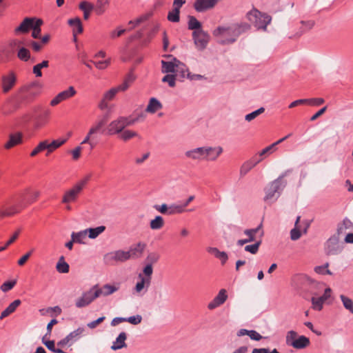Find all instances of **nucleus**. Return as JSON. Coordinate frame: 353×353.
I'll use <instances>...</instances> for the list:
<instances>
[{
	"label": "nucleus",
	"instance_id": "nucleus-28",
	"mask_svg": "<svg viewBox=\"0 0 353 353\" xmlns=\"http://www.w3.org/2000/svg\"><path fill=\"white\" fill-rule=\"evenodd\" d=\"M176 61H178L176 59H174L172 61H161L162 72L175 74L176 67H177Z\"/></svg>",
	"mask_w": 353,
	"mask_h": 353
},
{
	"label": "nucleus",
	"instance_id": "nucleus-40",
	"mask_svg": "<svg viewBox=\"0 0 353 353\" xmlns=\"http://www.w3.org/2000/svg\"><path fill=\"white\" fill-rule=\"evenodd\" d=\"M353 226V224L350 220L348 219H345L342 223L338 225L336 234L341 235L344 234L346 230H351Z\"/></svg>",
	"mask_w": 353,
	"mask_h": 353
},
{
	"label": "nucleus",
	"instance_id": "nucleus-27",
	"mask_svg": "<svg viewBox=\"0 0 353 353\" xmlns=\"http://www.w3.org/2000/svg\"><path fill=\"white\" fill-rule=\"evenodd\" d=\"M208 252L213 254L216 258L219 259L222 265H224L228 259V254L225 252L220 251L218 248L214 247H209L207 249Z\"/></svg>",
	"mask_w": 353,
	"mask_h": 353
},
{
	"label": "nucleus",
	"instance_id": "nucleus-21",
	"mask_svg": "<svg viewBox=\"0 0 353 353\" xmlns=\"http://www.w3.org/2000/svg\"><path fill=\"white\" fill-rule=\"evenodd\" d=\"M34 24V19L26 17L15 29V33H27Z\"/></svg>",
	"mask_w": 353,
	"mask_h": 353
},
{
	"label": "nucleus",
	"instance_id": "nucleus-22",
	"mask_svg": "<svg viewBox=\"0 0 353 353\" xmlns=\"http://www.w3.org/2000/svg\"><path fill=\"white\" fill-rule=\"evenodd\" d=\"M16 77L13 73L2 77V88L3 92H9L14 85Z\"/></svg>",
	"mask_w": 353,
	"mask_h": 353
},
{
	"label": "nucleus",
	"instance_id": "nucleus-59",
	"mask_svg": "<svg viewBox=\"0 0 353 353\" xmlns=\"http://www.w3.org/2000/svg\"><path fill=\"white\" fill-rule=\"evenodd\" d=\"M17 56L21 60L26 61L30 58V51L28 49H26V48L23 47L19 49Z\"/></svg>",
	"mask_w": 353,
	"mask_h": 353
},
{
	"label": "nucleus",
	"instance_id": "nucleus-31",
	"mask_svg": "<svg viewBox=\"0 0 353 353\" xmlns=\"http://www.w3.org/2000/svg\"><path fill=\"white\" fill-rule=\"evenodd\" d=\"M145 248V244L141 242L131 246L130 250L128 251V252L130 254V257H138L141 256Z\"/></svg>",
	"mask_w": 353,
	"mask_h": 353
},
{
	"label": "nucleus",
	"instance_id": "nucleus-41",
	"mask_svg": "<svg viewBox=\"0 0 353 353\" xmlns=\"http://www.w3.org/2000/svg\"><path fill=\"white\" fill-rule=\"evenodd\" d=\"M250 29V26L247 23H241L239 24H233L232 31L234 32L236 36H239L242 33L247 32Z\"/></svg>",
	"mask_w": 353,
	"mask_h": 353
},
{
	"label": "nucleus",
	"instance_id": "nucleus-29",
	"mask_svg": "<svg viewBox=\"0 0 353 353\" xmlns=\"http://www.w3.org/2000/svg\"><path fill=\"white\" fill-rule=\"evenodd\" d=\"M127 336L125 332H121L117 338L116 339V341L113 342V344L111 347V349L113 350H117L119 349H121L123 347H126L125 340H126Z\"/></svg>",
	"mask_w": 353,
	"mask_h": 353
},
{
	"label": "nucleus",
	"instance_id": "nucleus-16",
	"mask_svg": "<svg viewBox=\"0 0 353 353\" xmlns=\"http://www.w3.org/2000/svg\"><path fill=\"white\" fill-rule=\"evenodd\" d=\"M228 298L227 290L225 289L220 290L217 295L208 303V308L212 310L221 306L226 301Z\"/></svg>",
	"mask_w": 353,
	"mask_h": 353
},
{
	"label": "nucleus",
	"instance_id": "nucleus-3",
	"mask_svg": "<svg viewBox=\"0 0 353 353\" xmlns=\"http://www.w3.org/2000/svg\"><path fill=\"white\" fill-rule=\"evenodd\" d=\"M88 179L89 177L88 176L79 181L71 188L65 190L62 196L61 203L63 204H70L71 203L76 202L79 196L86 185Z\"/></svg>",
	"mask_w": 353,
	"mask_h": 353
},
{
	"label": "nucleus",
	"instance_id": "nucleus-18",
	"mask_svg": "<svg viewBox=\"0 0 353 353\" xmlns=\"http://www.w3.org/2000/svg\"><path fill=\"white\" fill-rule=\"evenodd\" d=\"M185 156L194 161H205V147H199L187 150Z\"/></svg>",
	"mask_w": 353,
	"mask_h": 353
},
{
	"label": "nucleus",
	"instance_id": "nucleus-1",
	"mask_svg": "<svg viewBox=\"0 0 353 353\" xmlns=\"http://www.w3.org/2000/svg\"><path fill=\"white\" fill-rule=\"evenodd\" d=\"M284 176L285 174L281 175L265 188V201L273 203L278 199L287 184L286 181L283 179Z\"/></svg>",
	"mask_w": 353,
	"mask_h": 353
},
{
	"label": "nucleus",
	"instance_id": "nucleus-64",
	"mask_svg": "<svg viewBox=\"0 0 353 353\" xmlns=\"http://www.w3.org/2000/svg\"><path fill=\"white\" fill-rule=\"evenodd\" d=\"M46 150V141H41L38 145L30 153V156L31 157H34L36 156L38 153L43 151Z\"/></svg>",
	"mask_w": 353,
	"mask_h": 353
},
{
	"label": "nucleus",
	"instance_id": "nucleus-57",
	"mask_svg": "<svg viewBox=\"0 0 353 353\" xmlns=\"http://www.w3.org/2000/svg\"><path fill=\"white\" fill-rule=\"evenodd\" d=\"M261 244V241H257L255 243L252 245H248L245 247L244 250L246 252H250L252 254H255L257 253L259 246Z\"/></svg>",
	"mask_w": 353,
	"mask_h": 353
},
{
	"label": "nucleus",
	"instance_id": "nucleus-42",
	"mask_svg": "<svg viewBox=\"0 0 353 353\" xmlns=\"http://www.w3.org/2000/svg\"><path fill=\"white\" fill-rule=\"evenodd\" d=\"M87 232L85 230H81L78 232H72L71 239H72V241H75L76 243L83 244L85 243V239L87 236Z\"/></svg>",
	"mask_w": 353,
	"mask_h": 353
},
{
	"label": "nucleus",
	"instance_id": "nucleus-58",
	"mask_svg": "<svg viewBox=\"0 0 353 353\" xmlns=\"http://www.w3.org/2000/svg\"><path fill=\"white\" fill-rule=\"evenodd\" d=\"M95 67L99 70H104L108 67V65L110 63V59L104 60V61H90Z\"/></svg>",
	"mask_w": 353,
	"mask_h": 353
},
{
	"label": "nucleus",
	"instance_id": "nucleus-8",
	"mask_svg": "<svg viewBox=\"0 0 353 353\" xmlns=\"http://www.w3.org/2000/svg\"><path fill=\"white\" fill-rule=\"evenodd\" d=\"M343 249V244L339 241V235L335 234L330 236L325 243L324 250L327 255H337Z\"/></svg>",
	"mask_w": 353,
	"mask_h": 353
},
{
	"label": "nucleus",
	"instance_id": "nucleus-17",
	"mask_svg": "<svg viewBox=\"0 0 353 353\" xmlns=\"http://www.w3.org/2000/svg\"><path fill=\"white\" fill-rule=\"evenodd\" d=\"M205 147V161H215L223 153V149L221 146H204Z\"/></svg>",
	"mask_w": 353,
	"mask_h": 353
},
{
	"label": "nucleus",
	"instance_id": "nucleus-43",
	"mask_svg": "<svg viewBox=\"0 0 353 353\" xmlns=\"http://www.w3.org/2000/svg\"><path fill=\"white\" fill-rule=\"evenodd\" d=\"M105 230V227L101 225L94 228L85 229L90 239H95Z\"/></svg>",
	"mask_w": 353,
	"mask_h": 353
},
{
	"label": "nucleus",
	"instance_id": "nucleus-2",
	"mask_svg": "<svg viewBox=\"0 0 353 353\" xmlns=\"http://www.w3.org/2000/svg\"><path fill=\"white\" fill-rule=\"evenodd\" d=\"M26 207L25 195L23 193H21L13 203L4 204L0 208V219L14 216Z\"/></svg>",
	"mask_w": 353,
	"mask_h": 353
},
{
	"label": "nucleus",
	"instance_id": "nucleus-7",
	"mask_svg": "<svg viewBox=\"0 0 353 353\" xmlns=\"http://www.w3.org/2000/svg\"><path fill=\"white\" fill-rule=\"evenodd\" d=\"M307 281L311 284V293L314 295L311 299L312 308L315 310L320 311L322 310L325 301L320 296L316 297L315 296H317L319 292L324 290V284L323 283L316 282L310 278H308Z\"/></svg>",
	"mask_w": 353,
	"mask_h": 353
},
{
	"label": "nucleus",
	"instance_id": "nucleus-35",
	"mask_svg": "<svg viewBox=\"0 0 353 353\" xmlns=\"http://www.w3.org/2000/svg\"><path fill=\"white\" fill-rule=\"evenodd\" d=\"M248 335L251 339L254 341H259L262 339V336L255 330H248L246 329H241L237 332L238 336Z\"/></svg>",
	"mask_w": 353,
	"mask_h": 353
},
{
	"label": "nucleus",
	"instance_id": "nucleus-9",
	"mask_svg": "<svg viewBox=\"0 0 353 353\" xmlns=\"http://www.w3.org/2000/svg\"><path fill=\"white\" fill-rule=\"evenodd\" d=\"M233 25L228 27H218L214 31V35L216 37H221L222 39L220 41L221 44H230L234 43L238 36H236L234 32L232 31Z\"/></svg>",
	"mask_w": 353,
	"mask_h": 353
},
{
	"label": "nucleus",
	"instance_id": "nucleus-54",
	"mask_svg": "<svg viewBox=\"0 0 353 353\" xmlns=\"http://www.w3.org/2000/svg\"><path fill=\"white\" fill-rule=\"evenodd\" d=\"M265 111V108L261 107L259 108L258 110L249 113L245 116V120L248 122H250L254 119H256L258 116H259L261 114L263 113Z\"/></svg>",
	"mask_w": 353,
	"mask_h": 353
},
{
	"label": "nucleus",
	"instance_id": "nucleus-24",
	"mask_svg": "<svg viewBox=\"0 0 353 353\" xmlns=\"http://www.w3.org/2000/svg\"><path fill=\"white\" fill-rule=\"evenodd\" d=\"M44 141H46V146L47 150L46 155H48L56 149L63 145L67 141V139L53 140L51 143H48V140H44Z\"/></svg>",
	"mask_w": 353,
	"mask_h": 353
},
{
	"label": "nucleus",
	"instance_id": "nucleus-20",
	"mask_svg": "<svg viewBox=\"0 0 353 353\" xmlns=\"http://www.w3.org/2000/svg\"><path fill=\"white\" fill-rule=\"evenodd\" d=\"M218 0H199L194 3V8L197 12H203L212 8Z\"/></svg>",
	"mask_w": 353,
	"mask_h": 353
},
{
	"label": "nucleus",
	"instance_id": "nucleus-53",
	"mask_svg": "<svg viewBox=\"0 0 353 353\" xmlns=\"http://www.w3.org/2000/svg\"><path fill=\"white\" fill-rule=\"evenodd\" d=\"M43 23V21L41 19H37L34 24L33 25V27H32L31 29H32V36L34 39H39L40 37L41 34V28L40 26Z\"/></svg>",
	"mask_w": 353,
	"mask_h": 353
},
{
	"label": "nucleus",
	"instance_id": "nucleus-48",
	"mask_svg": "<svg viewBox=\"0 0 353 353\" xmlns=\"http://www.w3.org/2000/svg\"><path fill=\"white\" fill-rule=\"evenodd\" d=\"M138 136V133L136 132L135 131L125 129L122 131V132L119 134L120 139H121L123 141H127Z\"/></svg>",
	"mask_w": 353,
	"mask_h": 353
},
{
	"label": "nucleus",
	"instance_id": "nucleus-11",
	"mask_svg": "<svg viewBox=\"0 0 353 353\" xmlns=\"http://www.w3.org/2000/svg\"><path fill=\"white\" fill-rule=\"evenodd\" d=\"M192 37L196 47L199 50H203L206 48L210 39L209 34L203 30L193 31Z\"/></svg>",
	"mask_w": 353,
	"mask_h": 353
},
{
	"label": "nucleus",
	"instance_id": "nucleus-32",
	"mask_svg": "<svg viewBox=\"0 0 353 353\" xmlns=\"http://www.w3.org/2000/svg\"><path fill=\"white\" fill-rule=\"evenodd\" d=\"M22 142V134L21 133H16L10 135L9 140L5 144V148L6 149H10Z\"/></svg>",
	"mask_w": 353,
	"mask_h": 353
},
{
	"label": "nucleus",
	"instance_id": "nucleus-34",
	"mask_svg": "<svg viewBox=\"0 0 353 353\" xmlns=\"http://www.w3.org/2000/svg\"><path fill=\"white\" fill-rule=\"evenodd\" d=\"M56 270L59 273L66 274L69 272L70 266L65 261L63 256H61L56 264Z\"/></svg>",
	"mask_w": 353,
	"mask_h": 353
},
{
	"label": "nucleus",
	"instance_id": "nucleus-46",
	"mask_svg": "<svg viewBox=\"0 0 353 353\" xmlns=\"http://www.w3.org/2000/svg\"><path fill=\"white\" fill-rule=\"evenodd\" d=\"M168 215L181 214L185 211L181 204L172 203L169 205Z\"/></svg>",
	"mask_w": 353,
	"mask_h": 353
},
{
	"label": "nucleus",
	"instance_id": "nucleus-4",
	"mask_svg": "<svg viewBox=\"0 0 353 353\" xmlns=\"http://www.w3.org/2000/svg\"><path fill=\"white\" fill-rule=\"evenodd\" d=\"M285 343L294 349L302 350L310 345V341L307 336L299 335L294 330H290L286 333Z\"/></svg>",
	"mask_w": 353,
	"mask_h": 353
},
{
	"label": "nucleus",
	"instance_id": "nucleus-30",
	"mask_svg": "<svg viewBox=\"0 0 353 353\" xmlns=\"http://www.w3.org/2000/svg\"><path fill=\"white\" fill-rule=\"evenodd\" d=\"M21 304V301L19 299L14 300L1 313L0 315V319L2 320L4 318L9 316L10 314L13 313L17 307H19Z\"/></svg>",
	"mask_w": 353,
	"mask_h": 353
},
{
	"label": "nucleus",
	"instance_id": "nucleus-5",
	"mask_svg": "<svg viewBox=\"0 0 353 353\" xmlns=\"http://www.w3.org/2000/svg\"><path fill=\"white\" fill-rule=\"evenodd\" d=\"M246 17L257 29L266 30L267 26L270 23L272 18L267 14L262 13L254 8L249 11Z\"/></svg>",
	"mask_w": 353,
	"mask_h": 353
},
{
	"label": "nucleus",
	"instance_id": "nucleus-10",
	"mask_svg": "<svg viewBox=\"0 0 353 353\" xmlns=\"http://www.w3.org/2000/svg\"><path fill=\"white\" fill-rule=\"evenodd\" d=\"M97 298H98L97 294L95 288L93 286L89 290L83 292L81 296L76 299L75 305L78 308L87 307Z\"/></svg>",
	"mask_w": 353,
	"mask_h": 353
},
{
	"label": "nucleus",
	"instance_id": "nucleus-25",
	"mask_svg": "<svg viewBox=\"0 0 353 353\" xmlns=\"http://www.w3.org/2000/svg\"><path fill=\"white\" fill-rule=\"evenodd\" d=\"M139 279H140V281H138L137 283V284L135 285L134 290L136 294H141V292L143 290V289L145 288H146V289H148V287L150 285L151 282L149 281L148 280H145V279H143V274H139ZM146 291H147V290H145L144 293Z\"/></svg>",
	"mask_w": 353,
	"mask_h": 353
},
{
	"label": "nucleus",
	"instance_id": "nucleus-50",
	"mask_svg": "<svg viewBox=\"0 0 353 353\" xmlns=\"http://www.w3.org/2000/svg\"><path fill=\"white\" fill-rule=\"evenodd\" d=\"M168 20L174 23L179 22L180 20V9L173 8L168 14Z\"/></svg>",
	"mask_w": 353,
	"mask_h": 353
},
{
	"label": "nucleus",
	"instance_id": "nucleus-55",
	"mask_svg": "<svg viewBox=\"0 0 353 353\" xmlns=\"http://www.w3.org/2000/svg\"><path fill=\"white\" fill-rule=\"evenodd\" d=\"M153 273V268L152 265L150 264H147L143 269V272L141 274H143V277L145 280H148L151 282L152 280V275Z\"/></svg>",
	"mask_w": 353,
	"mask_h": 353
},
{
	"label": "nucleus",
	"instance_id": "nucleus-62",
	"mask_svg": "<svg viewBox=\"0 0 353 353\" xmlns=\"http://www.w3.org/2000/svg\"><path fill=\"white\" fill-rule=\"evenodd\" d=\"M175 74H166L163 77L162 81L164 83H168L169 86L173 88L175 86V80H176Z\"/></svg>",
	"mask_w": 353,
	"mask_h": 353
},
{
	"label": "nucleus",
	"instance_id": "nucleus-49",
	"mask_svg": "<svg viewBox=\"0 0 353 353\" xmlns=\"http://www.w3.org/2000/svg\"><path fill=\"white\" fill-rule=\"evenodd\" d=\"M188 28L194 31L202 30L201 23L194 17L188 16Z\"/></svg>",
	"mask_w": 353,
	"mask_h": 353
},
{
	"label": "nucleus",
	"instance_id": "nucleus-39",
	"mask_svg": "<svg viewBox=\"0 0 353 353\" xmlns=\"http://www.w3.org/2000/svg\"><path fill=\"white\" fill-rule=\"evenodd\" d=\"M84 331L85 330L83 327H79L66 336V338L70 342V346L81 337Z\"/></svg>",
	"mask_w": 353,
	"mask_h": 353
},
{
	"label": "nucleus",
	"instance_id": "nucleus-47",
	"mask_svg": "<svg viewBox=\"0 0 353 353\" xmlns=\"http://www.w3.org/2000/svg\"><path fill=\"white\" fill-rule=\"evenodd\" d=\"M300 219H301V216H297L296 220L294 223V228H293L290 231V238L292 241L298 240L299 239H300V237L301 236V231L298 227Z\"/></svg>",
	"mask_w": 353,
	"mask_h": 353
},
{
	"label": "nucleus",
	"instance_id": "nucleus-19",
	"mask_svg": "<svg viewBox=\"0 0 353 353\" xmlns=\"http://www.w3.org/2000/svg\"><path fill=\"white\" fill-rule=\"evenodd\" d=\"M262 224H260L257 228L253 229H247L244 230V234L248 236V239H240L237 241V245L242 246L248 243L254 241L256 234L261 230Z\"/></svg>",
	"mask_w": 353,
	"mask_h": 353
},
{
	"label": "nucleus",
	"instance_id": "nucleus-38",
	"mask_svg": "<svg viewBox=\"0 0 353 353\" xmlns=\"http://www.w3.org/2000/svg\"><path fill=\"white\" fill-rule=\"evenodd\" d=\"M262 159H259L256 162H253L252 161H248L245 162L240 168L241 177H243L245 174H247L250 172V170H251Z\"/></svg>",
	"mask_w": 353,
	"mask_h": 353
},
{
	"label": "nucleus",
	"instance_id": "nucleus-23",
	"mask_svg": "<svg viewBox=\"0 0 353 353\" xmlns=\"http://www.w3.org/2000/svg\"><path fill=\"white\" fill-rule=\"evenodd\" d=\"M108 119V116H105L103 118L98 120L94 124H93L90 128V134H93L97 137V134H103L104 130L103 129V126L106 123Z\"/></svg>",
	"mask_w": 353,
	"mask_h": 353
},
{
	"label": "nucleus",
	"instance_id": "nucleus-36",
	"mask_svg": "<svg viewBox=\"0 0 353 353\" xmlns=\"http://www.w3.org/2000/svg\"><path fill=\"white\" fill-rule=\"evenodd\" d=\"M134 75L132 72H130L128 74V75L125 77L123 82L121 85H118L117 88L120 92H124L128 89V88L131 85V84L134 82Z\"/></svg>",
	"mask_w": 353,
	"mask_h": 353
},
{
	"label": "nucleus",
	"instance_id": "nucleus-51",
	"mask_svg": "<svg viewBox=\"0 0 353 353\" xmlns=\"http://www.w3.org/2000/svg\"><path fill=\"white\" fill-rule=\"evenodd\" d=\"M301 27L300 28L301 30L299 32H298L296 34L297 37H300L306 31L311 30L314 26V22L313 21H301Z\"/></svg>",
	"mask_w": 353,
	"mask_h": 353
},
{
	"label": "nucleus",
	"instance_id": "nucleus-26",
	"mask_svg": "<svg viewBox=\"0 0 353 353\" xmlns=\"http://www.w3.org/2000/svg\"><path fill=\"white\" fill-rule=\"evenodd\" d=\"M162 108L163 105L157 99L152 97L150 99L145 111L148 113L154 114Z\"/></svg>",
	"mask_w": 353,
	"mask_h": 353
},
{
	"label": "nucleus",
	"instance_id": "nucleus-15",
	"mask_svg": "<svg viewBox=\"0 0 353 353\" xmlns=\"http://www.w3.org/2000/svg\"><path fill=\"white\" fill-rule=\"evenodd\" d=\"M77 91L74 88L73 86H70L67 90L59 92L55 97H54L50 101V105L52 106H55L61 101L74 97Z\"/></svg>",
	"mask_w": 353,
	"mask_h": 353
},
{
	"label": "nucleus",
	"instance_id": "nucleus-63",
	"mask_svg": "<svg viewBox=\"0 0 353 353\" xmlns=\"http://www.w3.org/2000/svg\"><path fill=\"white\" fill-rule=\"evenodd\" d=\"M159 258L160 256L159 254L156 252H151L147 256L146 261L148 264L152 265V264L156 263L159 261Z\"/></svg>",
	"mask_w": 353,
	"mask_h": 353
},
{
	"label": "nucleus",
	"instance_id": "nucleus-37",
	"mask_svg": "<svg viewBox=\"0 0 353 353\" xmlns=\"http://www.w3.org/2000/svg\"><path fill=\"white\" fill-rule=\"evenodd\" d=\"M68 24L73 28V34L74 37L77 34H80L83 32V27L79 18L69 19Z\"/></svg>",
	"mask_w": 353,
	"mask_h": 353
},
{
	"label": "nucleus",
	"instance_id": "nucleus-6",
	"mask_svg": "<svg viewBox=\"0 0 353 353\" xmlns=\"http://www.w3.org/2000/svg\"><path fill=\"white\" fill-rule=\"evenodd\" d=\"M50 116V110L44 108L41 105L35 106L32 108V121L34 127L36 129H39L46 125L49 120Z\"/></svg>",
	"mask_w": 353,
	"mask_h": 353
},
{
	"label": "nucleus",
	"instance_id": "nucleus-33",
	"mask_svg": "<svg viewBox=\"0 0 353 353\" xmlns=\"http://www.w3.org/2000/svg\"><path fill=\"white\" fill-rule=\"evenodd\" d=\"M291 136V134H288L287 136L280 139L279 140H278L277 141L273 143L272 144H271L270 145L266 147L265 148H264L263 150H262L260 152H259V156L260 157H262L266 154H270L272 153L273 151H275L276 150V146L279 144H280L281 143H282L283 141H284L285 139H287L288 137H290Z\"/></svg>",
	"mask_w": 353,
	"mask_h": 353
},
{
	"label": "nucleus",
	"instance_id": "nucleus-44",
	"mask_svg": "<svg viewBox=\"0 0 353 353\" xmlns=\"http://www.w3.org/2000/svg\"><path fill=\"white\" fill-rule=\"evenodd\" d=\"M164 220L162 216H157L150 221V227L152 230H156L162 228L164 225Z\"/></svg>",
	"mask_w": 353,
	"mask_h": 353
},
{
	"label": "nucleus",
	"instance_id": "nucleus-60",
	"mask_svg": "<svg viewBox=\"0 0 353 353\" xmlns=\"http://www.w3.org/2000/svg\"><path fill=\"white\" fill-rule=\"evenodd\" d=\"M120 92L117 87L112 88L107 91L104 95L103 99L106 101H111L114 99L117 92Z\"/></svg>",
	"mask_w": 353,
	"mask_h": 353
},
{
	"label": "nucleus",
	"instance_id": "nucleus-14",
	"mask_svg": "<svg viewBox=\"0 0 353 353\" xmlns=\"http://www.w3.org/2000/svg\"><path fill=\"white\" fill-rule=\"evenodd\" d=\"M94 288H95L98 297L101 296H108L117 292L120 288V284L119 283H116L113 285L108 283L101 288H99L98 285H95Z\"/></svg>",
	"mask_w": 353,
	"mask_h": 353
},
{
	"label": "nucleus",
	"instance_id": "nucleus-45",
	"mask_svg": "<svg viewBox=\"0 0 353 353\" xmlns=\"http://www.w3.org/2000/svg\"><path fill=\"white\" fill-rule=\"evenodd\" d=\"M339 298L343 303L345 310H348L352 314L353 311V300L345 294H341Z\"/></svg>",
	"mask_w": 353,
	"mask_h": 353
},
{
	"label": "nucleus",
	"instance_id": "nucleus-56",
	"mask_svg": "<svg viewBox=\"0 0 353 353\" xmlns=\"http://www.w3.org/2000/svg\"><path fill=\"white\" fill-rule=\"evenodd\" d=\"M329 263H326L323 265L316 266L314 268V271L316 273L319 274H329L332 275V272L328 270Z\"/></svg>",
	"mask_w": 353,
	"mask_h": 353
},
{
	"label": "nucleus",
	"instance_id": "nucleus-12",
	"mask_svg": "<svg viewBox=\"0 0 353 353\" xmlns=\"http://www.w3.org/2000/svg\"><path fill=\"white\" fill-rule=\"evenodd\" d=\"M125 128L123 116H120L108 124L107 134L110 136L119 134Z\"/></svg>",
	"mask_w": 353,
	"mask_h": 353
},
{
	"label": "nucleus",
	"instance_id": "nucleus-61",
	"mask_svg": "<svg viewBox=\"0 0 353 353\" xmlns=\"http://www.w3.org/2000/svg\"><path fill=\"white\" fill-rule=\"evenodd\" d=\"M97 137L93 135V134H90V131H88L87 135L85 136V137L84 138V139L83 140V141L81 142V144H85V143H88L90 145V148H93L95 147L96 145V143H94L93 142V141L96 139Z\"/></svg>",
	"mask_w": 353,
	"mask_h": 353
},
{
	"label": "nucleus",
	"instance_id": "nucleus-13",
	"mask_svg": "<svg viewBox=\"0 0 353 353\" xmlns=\"http://www.w3.org/2000/svg\"><path fill=\"white\" fill-rule=\"evenodd\" d=\"M130 259V254L128 251L121 250L109 252L105 256V259L108 263L124 262Z\"/></svg>",
	"mask_w": 353,
	"mask_h": 353
},
{
	"label": "nucleus",
	"instance_id": "nucleus-52",
	"mask_svg": "<svg viewBox=\"0 0 353 353\" xmlns=\"http://www.w3.org/2000/svg\"><path fill=\"white\" fill-rule=\"evenodd\" d=\"M176 64L177 67H176L175 75L176 77L179 75L182 78L185 77V73L189 72L186 66L179 60L176 61Z\"/></svg>",
	"mask_w": 353,
	"mask_h": 353
}]
</instances>
